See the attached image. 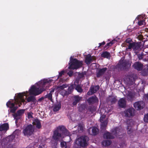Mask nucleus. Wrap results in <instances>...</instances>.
<instances>
[{"label":"nucleus","instance_id":"1","mask_svg":"<svg viewBox=\"0 0 148 148\" xmlns=\"http://www.w3.org/2000/svg\"><path fill=\"white\" fill-rule=\"evenodd\" d=\"M51 81V79H44L41 80L36 83V85L31 86L29 90V94L35 96L39 95L48 88L47 87Z\"/></svg>","mask_w":148,"mask_h":148},{"label":"nucleus","instance_id":"2","mask_svg":"<svg viewBox=\"0 0 148 148\" xmlns=\"http://www.w3.org/2000/svg\"><path fill=\"white\" fill-rule=\"evenodd\" d=\"M70 134L63 126H59L57 127L53 132L52 137L55 141H58L62 139L66 136H69Z\"/></svg>","mask_w":148,"mask_h":148},{"label":"nucleus","instance_id":"3","mask_svg":"<svg viewBox=\"0 0 148 148\" xmlns=\"http://www.w3.org/2000/svg\"><path fill=\"white\" fill-rule=\"evenodd\" d=\"M112 133L109 132H106L103 135V137L105 138L112 139L114 138L115 136L119 138H121L119 136L122 135L124 132V130L121 126L117 127L112 129L111 130Z\"/></svg>","mask_w":148,"mask_h":148},{"label":"nucleus","instance_id":"4","mask_svg":"<svg viewBox=\"0 0 148 148\" xmlns=\"http://www.w3.org/2000/svg\"><path fill=\"white\" fill-rule=\"evenodd\" d=\"M88 138L86 136H82L76 139L75 143L78 146L86 148V147L88 145Z\"/></svg>","mask_w":148,"mask_h":148},{"label":"nucleus","instance_id":"5","mask_svg":"<svg viewBox=\"0 0 148 148\" xmlns=\"http://www.w3.org/2000/svg\"><path fill=\"white\" fill-rule=\"evenodd\" d=\"M72 57L70 58L69 66L68 68L70 69H77L80 67L82 65V61H79L75 58L72 59Z\"/></svg>","mask_w":148,"mask_h":148},{"label":"nucleus","instance_id":"6","mask_svg":"<svg viewBox=\"0 0 148 148\" xmlns=\"http://www.w3.org/2000/svg\"><path fill=\"white\" fill-rule=\"evenodd\" d=\"M34 130V126L31 124H29L24 128L23 130V133L25 136L28 137L32 134Z\"/></svg>","mask_w":148,"mask_h":148},{"label":"nucleus","instance_id":"7","mask_svg":"<svg viewBox=\"0 0 148 148\" xmlns=\"http://www.w3.org/2000/svg\"><path fill=\"white\" fill-rule=\"evenodd\" d=\"M140 45L138 43L133 42L130 44L128 47V49H133L134 52L137 54L140 50Z\"/></svg>","mask_w":148,"mask_h":148},{"label":"nucleus","instance_id":"8","mask_svg":"<svg viewBox=\"0 0 148 148\" xmlns=\"http://www.w3.org/2000/svg\"><path fill=\"white\" fill-rule=\"evenodd\" d=\"M25 111L24 109H21L18 110L16 113H14L13 115V117L15 119L16 124L17 123L18 120L21 118L22 116L24 114Z\"/></svg>","mask_w":148,"mask_h":148},{"label":"nucleus","instance_id":"9","mask_svg":"<svg viewBox=\"0 0 148 148\" xmlns=\"http://www.w3.org/2000/svg\"><path fill=\"white\" fill-rule=\"evenodd\" d=\"M135 110L132 108H130L124 111L125 116L127 117H132L134 115Z\"/></svg>","mask_w":148,"mask_h":148},{"label":"nucleus","instance_id":"10","mask_svg":"<svg viewBox=\"0 0 148 148\" xmlns=\"http://www.w3.org/2000/svg\"><path fill=\"white\" fill-rule=\"evenodd\" d=\"M28 92L26 91L22 93H19L18 94L17 97L19 100L22 102L25 101V99H26L27 97L29 95Z\"/></svg>","mask_w":148,"mask_h":148},{"label":"nucleus","instance_id":"11","mask_svg":"<svg viewBox=\"0 0 148 148\" xmlns=\"http://www.w3.org/2000/svg\"><path fill=\"white\" fill-rule=\"evenodd\" d=\"M134 106L137 110H139L144 107L145 103L143 101H137L134 103Z\"/></svg>","mask_w":148,"mask_h":148},{"label":"nucleus","instance_id":"12","mask_svg":"<svg viewBox=\"0 0 148 148\" xmlns=\"http://www.w3.org/2000/svg\"><path fill=\"white\" fill-rule=\"evenodd\" d=\"M6 105L8 107H9L11 108L10 112L13 113L15 112L18 108L17 106H15V104L14 103L11 102L9 101L7 103Z\"/></svg>","mask_w":148,"mask_h":148},{"label":"nucleus","instance_id":"13","mask_svg":"<svg viewBox=\"0 0 148 148\" xmlns=\"http://www.w3.org/2000/svg\"><path fill=\"white\" fill-rule=\"evenodd\" d=\"M99 86L98 85L92 86L90 87L89 91L87 94L88 95H90L95 93L99 89Z\"/></svg>","mask_w":148,"mask_h":148},{"label":"nucleus","instance_id":"14","mask_svg":"<svg viewBox=\"0 0 148 148\" xmlns=\"http://www.w3.org/2000/svg\"><path fill=\"white\" fill-rule=\"evenodd\" d=\"M15 136L13 135H10L8 136L5 138L4 140V141L5 142V144L6 145H10V143L12 142L14 139Z\"/></svg>","mask_w":148,"mask_h":148},{"label":"nucleus","instance_id":"15","mask_svg":"<svg viewBox=\"0 0 148 148\" xmlns=\"http://www.w3.org/2000/svg\"><path fill=\"white\" fill-rule=\"evenodd\" d=\"M126 102L124 98L120 99L118 101V104L119 107L121 108H125L126 106Z\"/></svg>","mask_w":148,"mask_h":148},{"label":"nucleus","instance_id":"16","mask_svg":"<svg viewBox=\"0 0 148 148\" xmlns=\"http://www.w3.org/2000/svg\"><path fill=\"white\" fill-rule=\"evenodd\" d=\"M106 68L100 69L96 73V76L97 77H100L103 75L107 70Z\"/></svg>","mask_w":148,"mask_h":148},{"label":"nucleus","instance_id":"17","mask_svg":"<svg viewBox=\"0 0 148 148\" xmlns=\"http://www.w3.org/2000/svg\"><path fill=\"white\" fill-rule=\"evenodd\" d=\"M143 65L139 62L135 63L133 65L134 68L138 71H140L142 69Z\"/></svg>","mask_w":148,"mask_h":148},{"label":"nucleus","instance_id":"18","mask_svg":"<svg viewBox=\"0 0 148 148\" xmlns=\"http://www.w3.org/2000/svg\"><path fill=\"white\" fill-rule=\"evenodd\" d=\"M136 19L138 20V24L139 25L141 26L145 24V18H143L142 16H138Z\"/></svg>","mask_w":148,"mask_h":148},{"label":"nucleus","instance_id":"19","mask_svg":"<svg viewBox=\"0 0 148 148\" xmlns=\"http://www.w3.org/2000/svg\"><path fill=\"white\" fill-rule=\"evenodd\" d=\"M34 125H36V127L38 129L40 128L41 127V125L40 121L38 119H35L32 123Z\"/></svg>","mask_w":148,"mask_h":148},{"label":"nucleus","instance_id":"20","mask_svg":"<svg viewBox=\"0 0 148 148\" xmlns=\"http://www.w3.org/2000/svg\"><path fill=\"white\" fill-rule=\"evenodd\" d=\"M82 97L78 95H76L74 97L73 105V106H76L77 104L82 99Z\"/></svg>","mask_w":148,"mask_h":148},{"label":"nucleus","instance_id":"21","mask_svg":"<svg viewBox=\"0 0 148 148\" xmlns=\"http://www.w3.org/2000/svg\"><path fill=\"white\" fill-rule=\"evenodd\" d=\"M98 101L97 98L96 96H93L89 97L88 101L89 103H93L97 102Z\"/></svg>","mask_w":148,"mask_h":148},{"label":"nucleus","instance_id":"22","mask_svg":"<svg viewBox=\"0 0 148 148\" xmlns=\"http://www.w3.org/2000/svg\"><path fill=\"white\" fill-rule=\"evenodd\" d=\"M8 125L7 123H5L0 125V131H6L8 129Z\"/></svg>","mask_w":148,"mask_h":148},{"label":"nucleus","instance_id":"23","mask_svg":"<svg viewBox=\"0 0 148 148\" xmlns=\"http://www.w3.org/2000/svg\"><path fill=\"white\" fill-rule=\"evenodd\" d=\"M27 102H32L34 104H35L36 101V97L34 96H31L27 98Z\"/></svg>","mask_w":148,"mask_h":148},{"label":"nucleus","instance_id":"24","mask_svg":"<svg viewBox=\"0 0 148 148\" xmlns=\"http://www.w3.org/2000/svg\"><path fill=\"white\" fill-rule=\"evenodd\" d=\"M135 96V94L132 92H128L127 94V97L128 100L130 101L133 100Z\"/></svg>","mask_w":148,"mask_h":148},{"label":"nucleus","instance_id":"25","mask_svg":"<svg viewBox=\"0 0 148 148\" xmlns=\"http://www.w3.org/2000/svg\"><path fill=\"white\" fill-rule=\"evenodd\" d=\"M142 74L145 76L148 75V65H145L142 71Z\"/></svg>","mask_w":148,"mask_h":148},{"label":"nucleus","instance_id":"26","mask_svg":"<svg viewBox=\"0 0 148 148\" xmlns=\"http://www.w3.org/2000/svg\"><path fill=\"white\" fill-rule=\"evenodd\" d=\"M107 101L108 102L110 101L112 104H113L115 103L116 99L115 97L110 96L107 98Z\"/></svg>","mask_w":148,"mask_h":148},{"label":"nucleus","instance_id":"27","mask_svg":"<svg viewBox=\"0 0 148 148\" xmlns=\"http://www.w3.org/2000/svg\"><path fill=\"white\" fill-rule=\"evenodd\" d=\"M61 108V105L60 103H58L55 104L53 108V110L54 112H57Z\"/></svg>","mask_w":148,"mask_h":148},{"label":"nucleus","instance_id":"28","mask_svg":"<svg viewBox=\"0 0 148 148\" xmlns=\"http://www.w3.org/2000/svg\"><path fill=\"white\" fill-rule=\"evenodd\" d=\"M131 121V120H129V121H127V133L129 134H130L132 131V130L131 128V127L130 126L131 125V123H130L129 124H128V122H130V121Z\"/></svg>","mask_w":148,"mask_h":148},{"label":"nucleus","instance_id":"29","mask_svg":"<svg viewBox=\"0 0 148 148\" xmlns=\"http://www.w3.org/2000/svg\"><path fill=\"white\" fill-rule=\"evenodd\" d=\"M111 143V141L110 140H106L102 142L101 144L102 145L105 146H108Z\"/></svg>","mask_w":148,"mask_h":148},{"label":"nucleus","instance_id":"30","mask_svg":"<svg viewBox=\"0 0 148 148\" xmlns=\"http://www.w3.org/2000/svg\"><path fill=\"white\" fill-rule=\"evenodd\" d=\"M101 56L102 57L109 58L110 57V54L109 52L105 51L103 52L101 55Z\"/></svg>","mask_w":148,"mask_h":148},{"label":"nucleus","instance_id":"31","mask_svg":"<svg viewBox=\"0 0 148 148\" xmlns=\"http://www.w3.org/2000/svg\"><path fill=\"white\" fill-rule=\"evenodd\" d=\"M92 61V59L91 56H88L86 58L85 62L87 64H90Z\"/></svg>","mask_w":148,"mask_h":148},{"label":"nucleus","instance_id":"32","mask_svg":"<svg viewBox=\"0 0 148 148\" xmlns=\"http://www.w3.org/2000/svg\"><path fill=\"white\" fill-rule=\"evenodd\" d=\"M101 128L102 129H104L106 127L107 123H108V121L107 120H106L104 121H102V122H101Z\"/></svg>","mask_w":148,"mask_h":148},{"label":"nucleus","instance_id":"33","mask_svg":"<svg viewBox=\"0 0 148 148\" xmlns=\"http://www.w3.org/2000/svg\"><path fill=\"white\" fill-rule=\"evenodd\" d=\"M92 134L93 135H95L97 134L98 129L96 127H93L92 130Z\"/></svg>","mask_w":148,"mask_h":148},{"label":"nucleus","instance_id":"34","mask_svg":"<svg viewBox=\"0 0 148 148\" xmlns=\"http://www.w3.org/2000/svg\"><path fill=\"white\" fill-rule=\"evenodd\" d=\"M128 63L126 61H123L122 63H120V66L122 67L123 69L125 68L128 65Z\"/></svg>","mask_w":148,"mask_h":148},{"label":"nucleus","instance_id":"35","mask_svg":"<svg viewBox=\"0 0 148 148\" xmlns=\"http://www.w3.org/2000/svg\"><path fill=\"white\" fill-rule=\"evenodd\" d=\"M76 85L75 84H71L68 88V91L70 92H71V91L74 88H75Z\"/></svg>","mask_w":148,"mask_h":148},{"label":"nucleus","instance_id":"36","mask_svg":"<svg viewBox=\"0 0 148 148\" xmlns=\"http://www.w3.org/2000/svg\"><path fill=\"white\" fill-rule=\"evenodd\" d=\"M62 90L61 92V94L63 96L65 95H67L70 94V92L67 91H66L65 90L62 89Z\"/></svg>","mask_w":148,"mask_h":148},{"label":"nucleus","instance_id":"37","mask_svg":"<svg viewBox=\"0 0 148 148\" xmlns=\"http://www.w3.org/2000/svg\"><path fill=\"white\" fill-rule=\"evenodd\" d=\"M75 89L79 92H81L83 91V90L81 87L79 85H77L75 87Z\"/></svg>","mask_w":148,"mask_h":148},{"label":"nucleus","instance_id":"38","mask_svg":"<svg viewBox=\"0 0 148 148\" xmlns=\"http://www.w3.org/2000/svg\"><path fill=\"white\" fill-rule=\"evenodd\" d=\"M61 147H65V148H67L66 145V142L64 141H62L60 143Z\"/></svg>","mask_w":148,"mask_h":148},{"label":"nucleus","instance_id":"39","mask_svg":"<svg viewBox=\"0 0 148 148\" xmlns=\"http://www.w3.org/2000/svg\"><path fill=\"white\" fill-rule=\"evenodd\" d=\"M52 94L49 93L46 95V98H48L51 101H52Z\"/></svg>","mask_w":148,"mask_h":148},{"label":"nucleus","instance_id":"40","mask_svg":"<svg viewBox=\"0 0 148 148\" xmlns=\"http://www.w3.org/2000/svg\"><path fill=\"white\" fill-rule=\"evenodd\" d=\"M20 133V131L19 130H16L13 133V134H12L13 135L16 137V135L17 136H18Z\"/></svg>","mask_w":148,"mask_h":148},{"label":"nucleus","instance_id":"41","mask_svg":"<svg viewBox=\"0 0 148 148\" xmlns=\"http://www.w3.org/2000/svg\"><path fill=\"white\" fill-rule=\"evenodd\" d=\"M83 127L82 125H79L78 127V130L79 132H81L80 131H82L83 130Z\"/></svg>","mask_w":148,"mask_h":148},{"label":"nucleus","instance_id":"42","mask_svg":"<svg viewBox=\"0 0 148 148\" xmlns=\"http://www.w3.org/2000/svg\"><path fill=\"white\" fill-rule=\"evenodd\" d=\"M64 73L65 71L64 70L62 71L61 72H59V75L58 76L57 79H58L59 78L61 77L64 74Z\"/></svg>","mask_w":148,"mask_h":148},{"label":"nucleus","instance_id":"43","mask_svg":"<svg viewBox=\"0 0 148 148\" xmlns=\"http://www.w3.org/2000/svg\"><path fill=\"white\" fill-rule=\"evenodd\" d=\"M68 85L66 84H63L59 86L58 88L61 89H63L65 88H67Z\"/></svg>","mask_w":148,"mask_h":148},{"label":"nucleus","instance_id":"44","mask_svg":"<svg viewBox=\"0 0 148 148\" xmlns=\"http://www.w3.org/2000/svg\"><path fill=\"white\" fill-rule=\"evenodd\" d=\"M144 121L145 122H148V113L145 115L144 117Z\"/></svg>","mask_w":148,"mask_h":148},{"label":"nucleus","instance_id":"45","mask_svg":"<svg viewBox=\"0 0 148 148\" xmlns=\"http://www.w3.org/2000/svg\"><path fill=\"white\" fill-rule=\"evenodd\" d=\"M105 115H102L100 117V121L101 122H102V121H103V120L105 118Z\"/></svg>","mask_w":148,"mask_h":148},{"label":"nucleus","instance_id":"46","mask_svg":"<svg viewBox=\"0 0 148 148\" xmlns=\"http://www.w3.org/2000/svg\"><path fill=\"white\" fill-rule=\"evenodd\" d=\"M143 55L142 54H139L138 55V57L139 60H140L143 58Z\"/></svg>","mask_w":148,"mask_h":148},{"label":"nucleus","instance_id":"47","mask_svg":"<svg viewBox=\"0 0 148 148\" xmlns=\"http://www.w3.org/2000/svg\"><path fill=\"white\" fill-rule=\"evenodd\" d=\"M79 80L78 79H76L74 82L73 84H75L76 86L77 85H79Z\"/></svg>","mask_w":148,"mask_h":148},{"label":"nucleus","instance_id":"48","mask_svg":"<svg viewBox=\"0 0 148 148\" xmlns=\"http://www.w3.org/2000/svg\"><path fill=\"white\" fill-rule=\"evenodd\" d=\"M32 114L33 113L32 112H29L27 114L28 117L29 118H32Z\"/></svg>","mask_w":148,"mask_h":148},{"label":"nucleus","instance_id":"49","mask_svg":"<svg viewBox=\"0 0 148 148\" xmlns=\"http://www.w3.org/2000/svg\"><path fill=\"white\" fill-rule=\"evenodd\" d=\"M114 43L112 41L108 43H107L106 45L107 46H111Z\"/></svg>","mask_w":148,"mask_h":148},{"label":"nucleus","instance_id":"50","mask_svg":"<svg viewBox=\"0 0 148 148\" xmlns=\"http://www.w3.org/2000/svg\"><path fill=\"white\" fill-rule=\"evenodd\" d=\"M73 73V72L72 71H70L68 73V74L69 76L71 77L72 76Z\"/></svg>","mask_w":148,"mask_h":148},{"label":"nucleus","instance_id":"51","mask_svg":"<svg viewBox=\"0 0 148 148\" xmlns=\"http://www.w3.org/2000/svg\"><path fill=\"white\" fill-rule=\"evenodd\" d=\"M132 40L130 39H127L126 40V43H129V44L130 43V42Z\"/></svg>","mask_w":148,"mask_h":148},{"label":"nucleus","instance_id":"52","mask_svg":"<svg viewBox=\"0 0 148 148\" xmlns=\"http://www.w3.org/2000/svg\"><path fill=\"white\" fill-rule=\"evenodd\" d=\"M105 44V42L104 41H103L101 43H99V46H98V47H100V46H101V45H104Z\"/></svg>","mask_w":148,"mask_h":148},{"label":"nucleus","instance_id":"53","mask_svg":"<svg viewBox=\"0 0 148 148\" xmlns=\"http://www.w3.org/2000/svg\"><path fill=\"white\" fill-rule=\"evenodd\" d=\"M55 89L54 88H52L51 90L50 91V93L52 94L54 91Z\"/></svg>","mask_w":148,"mask_h":148},{"label":"nucleus","instance_id":"54","mask_svg":"<svg viewBox=\"0 0 148 148\" xmlns=\"http://www.w3.org/2000/svg\"><path fill=\"white\" fill-rule=\"evenodd\" d=\"M145 97L147 98V99L148 100V93L147 94L145 95Z\"/></svg>","mask_w":148,"mask_h":148},{"label":"nucleus","instance_id":"55","mask_svg":"<svg viewBox=\"0 0 148 148\" xmlns=\"http://www.w3.org/2000/svg\"><path fill=\"white\" fill-rule=\"evenodd\" d=\"M43 99V97H41L39 98L38 99V101H41Z\"/></svg>","mask_w":148,"mask_h":148},{"label":"nucleus","instance_id":"56","mask_svg":"<svg viewBox=\"0 0 148 148\" xmlns=\"http://www.w3.org/2000/svg\"><path fill=\"white\" fill-rule=\"evenodd\" d=\"M122 145L121 144L120 145V147L121 148L122 147H122Z\"/></svg>","mask_w":148,"mask_h":148},{"label":"nucleus","instance_id":"57","mask_svg":"<svg viewBox=\"0 0 148 148\" xmlns=\"http://www.w3.org/2000/svg\"><path fill=\"white\" fill-rule=\"evenodd\" d=\"M123 146H125V147L126 146V145H125V143L123 144Z\"/></svg>","mask_w":148,"mask_h":148},{"label":"nucleus","instance_id":"58","mask_svg":"<svg viewBox=\"0 0 148 148\" xmlns=\"http://www.w3.org/2000/svg\"><path fill=\"white\" fill-rule=\"evenodd\" d=\"M128 77H131V78H132V77H131L130 76H128Z\"/></svg>","mask_w":148,"mask_h":148},{"label":"nucleus","instance_id":"59","mask_svg":"<svg viewBox=\"0 0 148 148\" xmlns=\"http://www.w3.org/2000/svg\"><path fill=\"white\" fill-rule=\"evenodd\" d=\"M12 147H12V146H11V147H10V148H12Z\"/></svg>","mask_w":148,"mask_h":148},{"label":"nucleus","instance_id":"60","mask_svg":"<svg viewBox=\"0 0 148 148\" xmlns=\"http://www.w3.org/2000/svg\"><path fill=\"white\" fill-rule=\"evenodd\" d=\"M129 80H130V78H129Z\"/></svg>","mask_w":148,"mask_h":148},{"label":"nucleus","instance_id":"61","mask_svg":"<svg viewBox=\"0 0 148 148\" xmlns=\"http://www.w3.org/2000/svg\"><path fill=\"white\" fill-rule=\"evenodd\" d=\"M101 110H100V112H101Z\"/></svg>","mask_w":148,"mask_h":148},{"label":"nucleus","instance_id":"62","mask_svg":"<svg viewBox=\"0 0 148 148\" xmlns=\"http://www.w3.org/2000/svg\"><path fill=\"white\" fill-rule=\"evenodd\" d=\"M69 138H70V137H69Z\"/></svg>","mask_w":148,"mask_h":148},{"label":"nucleus","instance_id":"63","mask_svg":"<svg viewBox=\"0 0 148 148\" xmlns=\"http://www.w3.org/2000/svg\"><path fill=\"white\" fill-rule=\"evenodd\" d=\"M79 108H80V107L79 108V109H80Z\"/></svg>","mask_w":148,"mask_h":148}]
</instances>
